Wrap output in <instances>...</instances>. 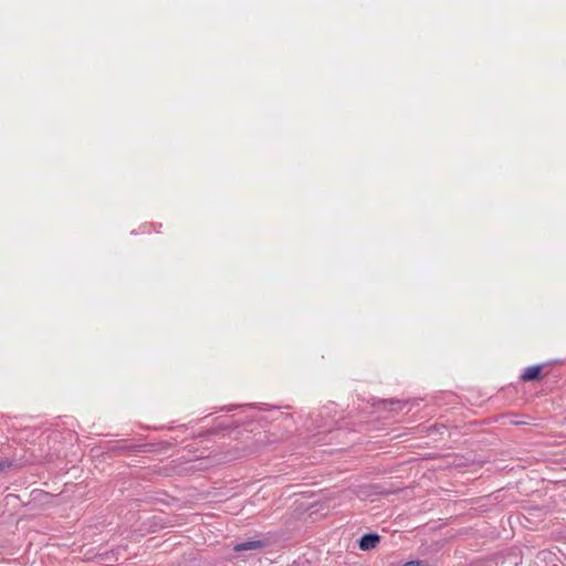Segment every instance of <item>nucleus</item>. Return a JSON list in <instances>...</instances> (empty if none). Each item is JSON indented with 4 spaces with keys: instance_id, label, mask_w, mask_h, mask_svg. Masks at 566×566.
Instances as JSON below:
<instances>
[{
    "instance_id": "obj_1",
    "label": "nucleus",
    "mask_w": 566,
    "mask_h": 566,
    "mask_svg": "<svg viewBox=\"0 0 566 566\" xmlns=\"http://www.w3.org/2000/svg\"><path fill=\"white\" fill-rule=\"evenodd\" d=\"M380 542V536L378 534H365L359 541V548L361 551H370L375 548Z\"/></svg>"
},
{
    "instance_id": "obj_2",
    "label": "nucleus",
    "mask_w": 566,
    "mask_h": 566,
    "mask_svg": "<svg viewBox=\"0 0 566 566\" xmlns=\"http://www.w3.org/2000/svg\"><path fill=\"white\" fill-rule=\"evenodd\" d=\"M264 546L262 541H249L241 544H237L233 549L235 552L248 551V549H260Z\"/></svg>"
},
{
    "instance_id": "obj_3",
    "label": "nucleus",
    "mask_w": 566,
    "mask_h": 566,
    "mask_svg": "<svg viewBox=\"0 0 566 566\" xmlns=\"http://www.w3.org/2000/svg\"><path fill=\"white\" fill-rule=\"evenodd\" d=\"M541 374V366L534 365L530 366L525 369L523 375L521 376L522 380L524 381H531L535 380L539 377Z\"/></svg>"
},
{
    "instance_id": "obj_4",
    "label": "nucleus",
    "mask_w": 566,
    "mask_h": 566,
    "mask_svg": "<svg viewBox=\"0 0 566 566\" xmlns=\"http://www.w3.org/2000/svg\"><path fill=\"white\" fill-rule=\"evenodd\" d=\"M509 423L514 424V426L530 424L528 421H526V420H518L515 417H510L509 418Z\"/></svg>"
},
{
    "instance_id": "obj_5",
    "label": "nucleus",
    "mask_w": 566,
    "mask_h": 566,
    "mask_svg": "<svg viewBox=\"0 0 566 566\" xmlns=\"http://www.w3.org/2000/svg\"><path fill=\"white\" fill-rule=\"evenodd\" d=\"M12 463L7 460H0V472L6 471L7 469L11 468Z\"/></svg>"
},
{
    "instance_id": "obj_6",
    "label": "nucleus",
    "mask_w": 566,
    "mask_h": 566,
    "mask_svg": "<svg viewBox=\"0 0 566 566\" xmlns=\"http://www.w3.org/2000/svg\"><path fill=\"white\" fill-rule=\"evenodd\" d=\"M402 566H423V565H422V562H420V560H411V562L405 563Z\"/></svg>"
}]
</instances>
